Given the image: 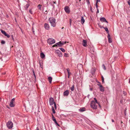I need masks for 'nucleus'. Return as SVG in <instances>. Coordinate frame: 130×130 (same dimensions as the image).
Listing matches in <instances>:
<instances>
[{
    "instance_id": "1",
    "label": "nucleus",
    "mask_w": 130,
    "mask_h": 130,
    "mask_svg": "<svg viewBox=\"0 0 130 130\" xmlns=\"http://www.w3.org/2000/svg\"><path fill=\"white\" fill-rule=\"evenodd\" d=\"M49 21L52 26L55 27L56 25V20L53 17H51L49 19Z\"/></svg>"
},
{
    "instance_id": "2",
    "label": "nucleus",
    "mask_w": 130,
    "mask_h": 130,
    "mask_svg": "<svg viewBox=\"0 0 130 130\" xmlns=\"http://www.w3.org/2000/svg\"><path fill=\"white\" fill-rule=\"evenodd\" d=\"M66 43V42L60 41L56 43L53 45V47L55 46H57L58 47H61L63 45L65 44Z\"/></svg>"
},
{
    "instance_id": "3",
    "label": "nucleus",
    "mask_w": 130,
    "mask_h": 130,
    "mask_svg": "<svg viewBox=\"0 0 130 130\" xmlns=\"http://www.w3.org/2000/svg\"><path fill=\"white\" fill-rule=\"evenodd\" d=\"M96 103L94 101H92L90 104L91 107L93 109H96L97 108V106Z\"/></svg>"
},
{
    "instance_id": "4",
    "label": "nucleus",
    "mask_w": 130,
    "mask_h": 130,
    "mask_svg": "<svg viewBox=\"0 0 130 130\" xmlns=\"http://www.w3.org/2000/svg\"><path fill=\"white\" fill-rule=\"evenodd\" d=\"M13 124L11 121H9L6 123V125L9 129H11L13 127Z\"/></svg>"
},
{
    "instance_id": "5",
    "label": "nucleus",
    "mask_w": 130,
    "mask_h": 130,
    "mask_svg": "<svg viewBox=\"0 0 130 130\" xmlns=\"http://www.w3.org/2000/svg\"><path fill=\"white\" fill-rule=\"evenodd\" d=\"M47 41L49 44H52L55 43V40L52 38H50L48 39L47 40Z\"/></svg>"
},
{
    "instance_id": "6",
    "label": "nucleus",
    "mask_w": 130,
    "mask_h": 130,
    "mask_svg": "<svg viewBox=\"0 0 130 130\" xmlns=\"http://www.w3.org/2000/svg\"><path fill=\"white\" fill-rule=\"evenodd\" d=\"M14 101L15 99L14 98H13L11 100L9 104V105L11 107H12L15 106V104L14 103Z\"/></svg>"
},
{
    "instance_id": "7",
    "label": "nucleus",
    "mask_w": 130,
    "mask_h": 130,
    "mask_svg": "<svg viewBox=\"0 0 130 130\" xmlns=\"http://www.w3.org/2000/svg\"><path fill=\"white\" fill-rule=\"evenodd\" d=\"M49 103L50 105H53L55 103L54 101V100L53 98H50L49 99Z\"/></svg>"
},
{
    "instance_id": "8",
    "label": "nucleus",
    "mask_w": 130,
    "mask_h": 130,
    "mask_svg": "<svg viewBox=\"0 0 130 130\" xmlns=\"http://www.w3.org/2000/svg\"><path fill=\"white\" fill-rule=\"evenodd\" d=\"M64 10L66 12L69 13L70 12V10L69 7L68 6H66L64 8Z\"/></svg>"
},
{
    "instance_id": "9",
    "label": "nucleus",
    "mask_w": 130,
    "mask_h": 130,
    "mask_svg": "<svg viewBox=\"0 0 130 130\" xmlns=\"http://www.w3.org/2000/svg\"><path fill=\"white\" fill-rule=\"evenodd\" d=\"M83 45L84 47H86L87 46V41L86 40H83L82 42Z\"/></svg>"
},
{
    "instance_id": "10",
    "label": "nucleus",
    "mask_w": 130,
    "mask_h": 130,
    "mask_svg": "<svg viewBox=\"0 0 130 130\" xmlns=\"http://www.w3.org/2000/svg\"><path fill=\"white\" fill-rule=\"evenodd\" d=\"M97 85L100 87V91L101 92H103L104 91V88L103 87V86L99 84H98Z\"/></svg>"
},
{
    "instance_id": "11",
    "label": "nucleus",
    "mask_w": 130,
    "mask_h": 130,
    "mask_svg": "<svg viewBox=\"0 0 130 130\" xmlns=\"http://www.w3.org/2000/svg\"><path fill=\"white\" fill-rule=\"evenodd\" d=\"M52 118L53 120L54 121V122L55 123L56 125H57L59 126L60 127V125L59 124L57 123V122L56 121V120L55 119V117H54L53 115H52Z\"/></svg>"
},
{
    "instance_id": "12",
    "label": "nucleus",
    "mask_w": 130,
    "mask_h": 130,
    "mask_svg": "<svg viewBox=\"0 0 130 130\" xmlns=\"http://www.w3.org/2000/svg\"><path fill=\"white\" fill-rule=\"evenodd\" d=\"M69 90H67L65 91L63 93V95L64 96H67L69 95Z\"/></svg>"
},
{
    "instance_id": "13",
    "label": "nucleus",
    "mask_w": 130,
    "mask_h": 130,
    "mask_svg": "<svg viewBox=\"0 0 130 130\" xmlns=\"http://www.w3.org/2000/svg\"><path fill=\"white\" fill-rule=\"evenodd\" d=\"M45 28L46 30H48L49 29L50 27L49 25L46 23H45L44 24Z\"/></svg>"
},
{
    "instance_id": "14",
    "label": "nucleus",
    "mask_w": 130,
    "mask_h": 130,
    "mask_svg": "<svg viewBox=\"0 0 130 130\" xmlns=\"http://www.w3.org/2000/svg\"><path fill=\"white\" fill-rule=\"evenodd\" d=\"M100 20L102 22H105L107 23H108L107 21H106V19L104 17H102L100 18Z\"/></svg>"
},
{
    "instance_id": "15",
    "label": "nucleus",
    "mask_w": 130,
    "mask_h": 130,
    "mask_svg": "<svg viewBox=\"0 0 130 130\" xmlns=\"http://www.w3.org/2000/svg\"><path fill=\"white\" fill-rule=\"evenodd\" d=\"M107 37L108 39V42L109 43H111L112 42V40L111 39L110 37L109 34H108Z\"/></svg>"
},
{
    "instance_id": "16",
    "label": "nucleus",
    "mask_w": 130,
    "mask_h": 130,
    "mask_svg": "<svg viewBox=\"0 0 130 130\" xmlns=\"http://www.w3.org/2000/svg\"><path fill=\"white\" fill-rule=\"evenodd\" d=\"M52 78L51 77H48V80L50 83H51L52 80Z\"/></svg>"
},
{
    "instance_id": "17",
    "label": "nucleus",
    "mask_w": 130,
    "mask_h": 130,
    "mask_svg": "<svg viewBox=\"0 0 130 130\" xmlns=\"http://www.w3.org/2000/svg\"><path fill=\"white\" fill-rule=\"evenodd\" d=\"M79 110L81 112H83L85 110V108H82L79 109Z\"/></svg>"
},
{
    "instance_id": "18",
    "label": "nucleus",
    "mask_w": 130,
    "mask_h": 130,
    "mask_svg": "<svg viewBox=\"0 0 130 130\" xmlns=\"http://www.w3.org/2000/svg\"><path fill=\"white\" fill-rule=\"evenodd\" d=\"M39 64H40V66L41 67V68H42L43 63L42 62V61L41 60L39 61Z\"/></svg>"
},
{
    "instance_id": "19",
    "label": "nucleus",
    "mask_w": 130,
    "mask_h": 130,
    "mask_svg": "<svg viewBox=\"0 0 130 130\" xmlns=\"http://www.w3.org/2000/svg\"><path fill=\"white\" fill-rule=\"evenodd\" d=\"M85 20H84L83 17H82L81 18V23L82 24H83L85 22Z\"/></svg>"
},
{
    "instance_id": "20",
    "label": "nucleus",
    "mask_w": 130,
    "mask_h": 130,
    "mask_svg": "<svg viewBox=\"0 0 130 130\" xmlns=\"http://www.w3.org/2000/svg\"><path fill=\"white\" fill-rule=\"evenodd\" d=\"M29 6V4H27L24 7L26 10H27Z\"/></svg>"
},
{
    "instance_id": "21",
    "label": "nucleus",
    "mask_w": 130,
    "mask_h": 130,
    "mask_svg": "<svg viewBox=\"0 0 130 130\" xmlns=\"http://www.w3.org/2000/svg\"><path fill=\"white\" fill-rule=\"evenodd\" d=\"M1 31L2 33L4 35H5L6 33V32L5 31L3 30L2 29H1Z\"/></svg>"
},
{
    "instance_id": "22",
    "label": "nucleus",
    "mask_w": 130,
    "mask_h": 130,
    "mask_svg": "<svg viewBox=\"0 0 130 130\" xmlns=\"http://www.w3.org/2000/svg\"><path fill=\"white\" fill-rule=\"evenodd\" d=\"M40 55L41 57H45V56L44 54L42 52L41 53Z\"/></svg>"
},
{
    "instance_id": "23",
    "label": "nucleus",
    "mask_w": 130,
    "mask_h": 130,
    "mask_svg": "<svg viewBox=\"0 0 130 130\" xmlns=\"http://www.w3.org/2000/svg\"><path fill=\"white\" fill-rule=\"evenodd\" d=\"M59 49L63 52H65V50L63 48H60Z\"/></svg>"
},
{
    "instance_id": "24",
    "label": "nucleus",
    "mask_w": 130,
    "mask_h": 130,
    "mask_svg": "<svg viewBox=\"0 0 130 130\" xmlns=\"http://www.w3.org/2000/svg\"><path fill=\"white\" fill-rule=\"evenodd\" d=\"M32 72H33V75H34V77H35V78L36 79V75H35V71H34V70L33 69H32Z\"/></svg>"
},
{
    "instance_id": "25",
    "label": "nucleus",
    "mask_w": 130,
    "mask_h": 130,
    "mask_svg": "<svg viewBox=\"0 0 130 130\" xmlns=\"http://www.w3.org/2000/svg\"><path fill=\"white\" fill-rule=\"evenodd\" d=\"M102 67L103 68L104 70H106V68L104 64H103L102 65Z\"/></svg>"
},
{
    "instance_id": "26",
    "label": "nucleus",
    "mask_w": 130,
    "mask_h": 130,
    "mask_svg": "<svg viewBox=\"0 0 130 130\" xmlns=\"http://www.w3.org/2000/svg\"><path fill=\"white\" fill-rule=\"evenodd\" d=\"M70 90L71 91H73L74 90V85H73L72 86V87H71L70 88Z\"/></svg>"
},
{
    "instance_id": "27",
    "label": "nucleus",
    "mask_w": 130,
    "mask_h": 130,
    "mask_svg": "<svg viewBox=\"0 0 130 130\" xmlns=\"http://www.w3.org/2000/svg\"><path fill=\"white\" fill-rule=\"evenodd\" d=\"M41 5L40 4H39L38 6V8L40 10H41Z\"/></svg>"
},
{
    "instance_id": "28",
    "label": "nucleus",
    "mask_w": 130,
    "mask_h": 130,
    "mask_svg": "<svg viewBox=\"0 0 130 130\" xmlns=\"http://www.w3.org/2000/svg\"><path fill=\"white\" fill-rule=\"evenodd\" d=\"M2 44H4L5 43V42L3 40H2L1 42Z\"/></svg>"
},
{
    "instance_id": "29",
    "label": "nucleus",
    "mask_w": 130,
    "mask_h": 130,
    "mask_svg": "<svg viewBox=\"0 0 130 130\" xmlns=\"http://www.w3.org/2000/svg\"><path fill=\"white\" fill-rule=\"evenodd\" d=\"M102 82L103 83H104V78L102 76Z\"/></svg>"
},
{
    "instance_id": "30",
    "label": "nucleus",
    "mask_w": 130,
    "mask_h": 130,
    "mask_svg": "<svg viewBox=\"0 0 130 130\" xmlns=\"http://www.w3.org/2000/svg\"><path fill=\"white\" fill-rule=\"evenodd\" d=\"M52 110L53 113H55V110L54 108L53 107H52Z\"/></svg>"
},
{
    "instance_id": "31",
    "label": "nucleus",
    "mask_w": 130,
    "mask_h": 130,
    "mask_svg": "<svg viewBox=\"0 0 130 130\" xmlns=\"http://www.w3.org/2000/svg\"><path fill=\"white\" fill-rule=\"evenodd\" d=\"M5 36H6L8 38H9L10 37V35H9L7 34V33Z\"/></svg>"
},
{
    "instance_id": "32",
    "label": "nucleus",
    "mask_w": 130,
    "mask_h": 130,
    "mask_svg": "<svg viewBox=\"0 0 130 130\" xmlns=\"http://www.w3.org/2000/svg\"><path fill=\"white\" fill-rule=\"evenodd\" d=\"M64 56L65 57H68L69 56L68 54L66 53H64Z\"/></svg>"
},
{
    "instance_id": "33",
    "label": "nucleus",
    "mask_w": 130,
    "mask_h": 130,
    "mask_svg": "<svg viewBox=\"0 0 130 130\" xmlns=\"http://www.w3.org/2000/svg\"><path fill=\"white\" fill-rule=\"evenodd\" d=\"M94 100L95 101V103H98V102L97 100L96 99V98H94Z\"/></svg>"
},
{
    "instance_id": "34",
    "label": "nucleus",
    "mask_w": 130,
    "mask_h": 130,
    "mask_svg": "<svg viewBox=\"0 0 130 130\" xmlns=\"http://www.w3.org/2000/svg\"><path fill=\"white\" fill-rule=\"evenodd\" d=\"M29 12L31 14H32V9H30L29 11Z\"/></svg>"
},
{
    "instance_id": "35",
    "label": "nucleus",
    "mask_w": 130,
    "mask_h": 130,
    "mask_svg": "<svg viewBox=\"0 0 130 130\" xmlns=\"http://www.w3.org/2000/svg\"><path fill=\"white\" fill-rule=\"evenodd\" d=\"M104 29L106 31H108V30L107 27H104Z\"/></svg>"
},
{
    "instance_id": "36",
    "label": "nucleus",
    "mask_w": 130,
    "mask_h": 130,
    "mask_svg": "<svg viewBox=\"0 0 130 130\" xmlns=\"http://www.w3.org/2000/svg\"><path fill=\"white\" fill-rule=\"evenodd\" d=\"M67 71L68 73H69V72H70V69L69 68H67Z\"/></svg>"
},
{
    "instance_id": "37",
    "label": "nucleus",
    "mask_w": 130,
    "mask_h": 130,
    "mask_svg": "<svg viewBox=\"0 0 130 130\" xmlns=\"http://www.w3.org/2000/svg\"><path fill=\"white\" fill-rule=\"evenodd\" d=\"M54 107H55V109H56L57 108V107H56V104L55 103L54 104Z\"/></svg>"
},
{
    "instance_id": "38",
    "label": "nucleus",
    "mask_w": 130,
    "mask_h": 130,
    "mask_svg": "<svg viewBox=\"0 0 130 130\" xmlns=\"http://www.w3.org/2000/svg\"><path fill=\"white\" fill-rule=\"evenodd\" d=\"M11 38H12V39L13 40V41H14V38L13 37V35H11Z\"/></svg>"
},
{
    "instance_id": "39",
    "label": "nucleus",
    "mask_w": 130,
    "mask_h": 130,
    "mask_svg": "<svg viewBox=\"0 0 130 130\" xmlns=\"http://www.w3.org/2000/svg\"><path fill=\"white\" fill-rule=\"evenodd\" d=\"M87 4H90V2L89 1V0H87Z\"/></svg>"
},
{
    "instance_id": "40",
    "label": "nucleus",
    "mask_w": 130,
    "mask_h": 130,
    "mask_svg": "<svg viewBox=\"0 0 130 130\" xmlns=\"http://www.w3.org/2000/svg\"><path fill=\"white\" fill-rule=\"evenodd\" d=\"M127 3H128V4L129 5H130V0H128V1L127 2Z\"/></svg>"
},
{
    "instance_id": "41",
    "label": "nucleus",
    "mask_w": 130,
    "mask_h": 130,
    "mask_svg": "<svg viewBox=\"0 0 130 130\" xmlns=\"http://www.w3.org/2000/svg\"><path fill=\"white\" fill-rule=\"evenodd\" d=\"M71 74V73L70 72H69V73H68V78H69L70 77V74Z\"/></svg>"
},
{
    "instance_id": "42",
    "label": "nucleus",
    "mask_w": 130,
    "mask_h": 130,
    "mask_svg": "<svg viewBox=\"0 0 130 130\" xmlns=\"http://www.w3.org/2000/svg\"><path fill=\"white\" fill-rule=\"evenodd\" d=\"M99 106V107H100V108H101V106L100 105V104L99 103V102H98V103H97Z\"/></svg>"
},
{
    "instance_id": "43",
    "label": "nucleus",
    "mask_w": 130,
    "mask_h": 130,
    "mask_svg": "<svg viewBox=\"0 0 130 130\" xmlns=\"http://www.w3.org/2000/svg\"><path fill=\"white\" fill-rule=\"evenodd\" d=\"M97 13H99V10L98 8L97 9Z\"/></svg>"
},
{
    "instance_id": "44",
    "label": "nucleus",
    "mask_w": 130,
    "mask_h": 130,
    "mask_svg": "<svg viewBox=\"0 0 130 130\" xmlns=\"http://www.w3.org/2000/svg\"><path fill=\"white\" fill-rule=\"evenodd\" d=\"M95 6H96V7L97 9V8H98V4H95Z\"/></svg>"
},
{
    "instance_id": "45",
    "label": "nucleus",
    "mask_w": 130,
    "mask_h": 130,
    "mask_svg": "<svg viewBox=\"0 0 130 130\" xmlns=\"http://www.w3.org/2000/svg\"><path fill=\"white\" fill-rule=\"evenodd\" d=\"M96 1L97 2H100V0H96Z\"/></svg>"
},
{
    "instance_id": "46",
    "label": "nucleus",
    "mask_w": 130,
    "mask_h": 130,
    "mask_svg": "<svg viewBox=\"0 0 130 130\" xmlns=\"http://www.w3.org/2000/svg\"><path fill=\"white\" fill-rule=\"evenodd\" d=\"M0 60H1V61H3V59H2V57H0Z\"/></svg>"
},
{
    "instance_id": "47",
    "label": "nucleus",
    "mask_w": 130,
    "mask_h": 130,
    "mask_svg": "<svg viewBox=\"0 0 130 130\" xmlns=\"http://www.w3.org/2000/svg\"><path fill=\"white\" fill-rule=\"evenodd\" d=\"M36 130H39V128L38 127H37L36 128Z\"/></svg>"
},
{
    "instance_id": "48",
    "label": "nucleus",
    "mask_w": 130,
    "mask_h": 130,
    "mask_svg": "<svg viewBox=\"0 0 130 130\" xmlns=\"http://www.w3.org/2000/svg\"><path fill=\"white\" fill-rule=\"evenodd\" d=\"M106 32L108 34H109V31L108 30V31H106Z\"/></svg>"
},
{
    "instance_id": "49",
    "label": "nucleus",
    "mask_w": 130,
    "mask_h": 130,
    "mask_svg": "<svg viewBox=\"0 0 130 130\" xmlns=\"http://www.w3.org/2000/svg\"><path fill=\"white\" fill-rule=\"evenodd\" d=\"M111 121H112V122H114V120L113 119H112L111 120Z\"/></svg>"
},
{
    "instance_id": "50",
    "label": "nucleus",
    "mask_w": 130,
    "mask_h": 130,
    "mask_svg": "<svg viewBox=\"0 0 130 130\" xmlns=\"http://www.w3.org/2000/svg\"><path fill=\"white\" fill-rule=\"evenodd\" d=\"M129 83L130 84V78L129 79Z\"/></svg>"
},
{
    "instance_id": "51",
    "label": "nucleus",
    "mask_w": 130,
    "mask_h": 130,
    "mask_svg": "<svg viewBox=\"0 0 130 130\" xmlns=\"http://www.w3.org/2000/svg\"><path fill=\"white\" fill-rule=\"evenodd\" d=\"M62 56V55L61 54H60V57Z\"/></svg>"
},
{
    "instance_id": "52",
    "label": "nucleus",
    "mask_w": 130,
    "mask_h": 130,
    "mask_svg": "<svg viewBox=\"0 0 130 130\" xmlns=\"http://www.w3.org/2000/svg\"><path fill=\"white\" fill-rule=\"evenodd\" d=\"M128 23L130 25V21H128Z\"/></svg>"
},
{
    "instance_id": "53",
    "label": "nucleus",
    "mask_w": 130,
    "mask_h": 130,
    "mask_svg": "<svg viewBox=\"0 0 130 130\" xmlns=\"http://www.w3.org/2000/svg\"><path fill=\"white\" fill-rule=\"evenodd\" d=\"M98 2H97L96 1V3L95 4H98Z\"/></svg>"
},
{
    "instance_id": "54",
    "label": "nucleus",
    "mask_w": 130,
    "mask_h": 130,
    "mask_svg": "<svg viewBox=\"0 0 130 130\" xmlns=\"http://www.w3.org/2000/svg\"><path fill=\"white\" fill-rule=\"evenodd\" d=\"M94 72H93V73H92L93 75V74H94Z\"/></svg>"
},
{
    "instance_id": "55",
    "label": "nucleus",
    "mask_w": 130,
    "mask_h": 130,
    "mask_svg": "<svg viewBox=\"0 0 130 130\" xmlns=\"http://www.w3.org/2000/svg\"><path fill=\"white\" fill-rule=\"evenodd\" d=\"M124 114H125V115H126V112H124Z\"/></svg>"
},
{
    "instance_id": "56",
    "label": "nucleus",
    "mask_w": 130,
    "mask_h": 130,
    "mask_svg": "<svg viewBox=\"0 0 130 130\" xmlns=\"http://www.w3.org/2000/svg\"><path fill=\"white\" fill-rule=\"evenodd\" d=\"M122 123H123V122H122V121H121V124H122Z\"/></svg>"
},
{
    "instance_id": "57",
    "label": "nucleus",
    "mask_w": 130,
    "mask_h": 130,
    "mask_svg": "<svg viewBox=\"0 0 130 130\" xmlns=\"http://www.w3.org/2000/svg\"><path fill=\"white\" fill-rule=\"evenodd\" d=\"M1 98H0V101H1Z\"/></svg>"
},
{
    "instance_id": "58",
    "label": "nucleus",
    "mask_w": 130,
    "mask_h": 130,
    "mask_svg": "<svg viewBox=\"0 0 130 130\" xmlns=\"http://www.w3.org/2000/svg\"><path fill=\"white\" fill-rule=\"evenodd\" d=\"M54 4H55V3H56V2H54Z\"/></svg>"
},
{
    "instance_id": "59",
    "label": "nucleus",
    "mask_w": 130,
    "mask_h": 130,
    "mask_svg": "<svg viewBox=\"0 0 130 130\" xmlns=\"http://www.w3.org/2000/svg\"><path fill=\"white\" fill-rule=\"evenodd\" d=\"M63 28H64V27H62V28L61 29H63Z\"/></svg>"
},
{
    "instance_id": "60",
    "label": "nucleus",
    "mask_w": 130,
    "mask_h": 130,
    "mask_svg": "<svg viewBox=\"0 0 130 130\" xmlns=\"http://www.w3.org/2000/svg\"><path fill=\"white\" fill-rule=\"evenodd\" d=\"M97 82L98 83H100H100L99 82Z\"/></svg>"
},
{
    "instance_id": "61",
    "label": "nucleus",
    "mask_w": 130,
    "mask_h": 130,
    "mask_svg": "<svg viewBox=\"0 0 130 130\" xmlns=\"http://www.w3.org/2000/svg\"><path fill=\"white\" fill-rule=\"evenodd\" d=\"M32 31H33V32H34V30H32Z\"/></svg>"
},
{
    "instance_id": "62",
    "label": "nucleus",
    "mask_w": 130,
    "mask_h": 130,
    "mask_svg": "<svg viewBox=\"0 0 130 130\" xmlns=\"http://www.w3.org/2000/svg\"><path fill=\"white\" fill-rule=\"evenodd\" d=\"M81 1V0H79V2H80Z\"/></svg>"
},
{
    "instance_id": "63",
    "label": "nucleus",
    "mask_w": 130,
    "mask_h": 130,
    "mask_svg": "<svg viewBox=\"0 0 130 130\" xmlns=\"http://www.w3.org/2000/svg\"><path fill=\"white\" fill-rule=\"evenodd\" d=\"M41 58H44V57H41Z\"/></svg>"
},
{
    "instance_id": "64",
    "label": "nucleus",
    "mask_w": 130,
    "mask_h": 130,
    "mask_svg": "<svg viewBox=\"0 0 130 130\" xmlns=\"http://www.w3.org/2000/svg\"><path fill=\"white\" fill-rule=\"evenodd\" d=\"M5 74V73H4V74Z\"/></svg>"
}]
</instances>
